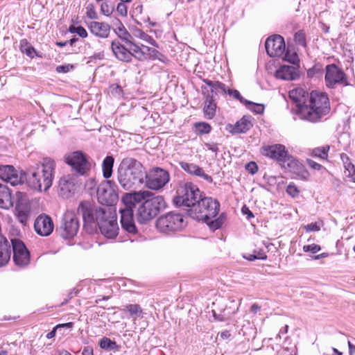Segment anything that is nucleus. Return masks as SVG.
Segmentation results:
<instances>
[{
	"label": "nucleus",
	"instance_id": "obj_1",
	"mask_svg": "<svg viewBox=\"0 0 355 355\" xmlns=\"http://www.w3.org/2000/svg\"><path fill=\"white\" fill-rule=\"evenodd\" d=\"M121 201L124 206L133 209L139 223L151 220L166 207L163 196H155L149 191L126 193Z\"/></svg>",
	"mask_w": 355,
	"mask_h": 355
},
{
	"label": "nucleus",
	"instance_id": "obj_2",
	"mask_svg": "<svg viewBox=\"0 0 355 355\" xmlns=\"http://www.w3.org/2000/svg\"><path fill=\"white\" fill-rule=\"evenodd\" d=\"M78 212L83 216L84 227L87 231H92L96 225L103 235L111 239V211L110 209L99 208L89 201L80 203Z\"/></svg>",
	"mask_w": 355,
	"mask_h": 355
},
{
	"label": "nucleus",
	"instance_id": "obj_3",
	"mask_svg": "<svg viewBox=\"0 0 355 355\" xmlns=\"http://www.w3.org/2000/svg\"><path fill=\"white\" fill-rule=\"evenodd\" d=\"M55 163L49 157L43 158L40 163L29 166L24 175L28 185L37 191H47L52 185Z\"/></svg>",
	"mask_w": 355,
	"mask_h": 355
},
{
	"label": "nucleus",
	"instance_id": "obj_4",
	"mask_svg": "<svg viewBox=\"0 0 355 355\" xmlns=\"http://www.w3.org/2000/svg\"><path fill=\"white\" fill-rule=\"evenodd\" d=\"M147 177L143 165L132 157L124 158L118 168V180L125 190H136Z\"/></svg>",
	"mask_w": 355,
	"mask_h": 355
},
{
	"label": "nucleus",
	"instance_id": "obj_5",
	"mask_svg": "<svg viewBox=\"0 0 355 355\" xmlns=\"http://www.w3.org/2000/svg\"><path fill=\"white\" fill-rule=\"evenodd\" d=\"M306 105L301 106L300 119L311 123H318L331 110L330 101L325 92L312 91Z\"/></svg>",
	"mask_w": 355,
	"mask_h": 355
},
{
	"label": "nucleus",
	"instance_id": "obj_6",
	"mask_svg": "<svg viewBox=\"0 0 355 355\" xmlns=\"http://www.w3.org/2000/svg\"><path fill=\"white\" fill-rule=\"evenodd\" d=\"M202 198V192L192 182L180 183L173 202L176 207L194 208Z\"/></svg>",
	"mask_w": 355,
	"mask_h": 355
},
{
	"label": "nucleus",
	"instance_id": "obj_7",
	"mask_svg": "<svg viewBox=\"0 0 355 355\" xmlns=\"http://www.w3.org/2000/svg\"><path fill=\"white\" fill-rule=\"evenodd\" d=\"M187 225L184 216L175 211H170L159 216L156 220L157 230L164 234H171L180 232Z\"/></svg>",
	"mask_w": 355,
	"mask_h": 355
},
{
	"label": "nucleus",
	"instance_id": "obj_8",
	"mask_svg": "<svg viewBox=\"0 0 355 355\" xmlns=\"http://www.w3.org/2000/svg\"><path fill=\"white\" fill-rule=\"evenodd\" d=\"M220 209V203L210 197L201 198L194 208L189 210V215L198 220L207 221L214 218Z\"/></svg>",
	"mask_w": 355,
	"mask_h": 355
},
{
	"label": "nucleus",
	"instance_id": "obj_9",
	"mask_svg": "<svg viewBox=\"0 0 355 355\" xmlns=\"http://www.w3.org/2000/svg\"><path fill=\"white\" fill-rule=\"evenodd\" d=\"M324 81L326 86L329 89H334L338 85H349L347 76L344 71L336 64H331L326 66Z\"/></svg>",
	"mask_w": 355,
	"mask_h": 355
},
{
	"label": "nucleus",
	"instance_id": "obj_10",
	"mask_svg": "<svg viewBox=\"0 0 355 355\" xmlns=\"http://www.w3.org/2000/svg\"><path fill=\"white\" fill-rule=\"evenodd\" d=\"M170 180L169 173L162 168L155 167L147 173L145 185L150 189L158 190L163 188Z\"/></svg>",
	"mask_w": 355,
	"mask_h": 355
},
{
	"label": "nucleus",
	"instance_id": "obj_11",
	"mask_svg": "<svg viewBox=\"0 0 355 355\" xmlns=\"http://www.w3.org/2000/svg\"><path fill=\"white\" fill-rule=\"evenodd\" d=\"M79 229V222L76 214L72 211H67L62 218L60 227L57 229L59 234L64 239L73 237Z\"/></svg>",
	"mask_w": 355,
	"mask_h": 355
},
{
	"label": "nucleus",
	"instance_id": "obj_12",
	"mask_svg": "<svg viewBox=\"0 0 355 355\" xmlns=\"http://www.w3.org/2000/svg\"><path fill=\"white\" fill-rule=\"evenodd\" d=\"M141 51V44H135L131 42V45L121 44L115 40L112 41V53L116 58L123 62H130L136 51Z\"/></svg>",
	"mask_w": 355,
	"mask_h": 355
},
{
	"label": "nucleus",
	"instance_id": "obj_13",
	"mask_svg": "<svg viewBox=\"0 0 355 355\" xmlns=\"http://www.w3.org/2000/svg\"><path fill=\"white\" fill-rule=\"evenodd\" d=\"M261 152L263 156L277 162L281 166L285 164L286 159L289 155L286 147L282 144L264 146L261 148Z\"/></svg>",
	"mask_w": 355,
	"mask_h": 355
},
{
	"label": "nucleus",
	"instance_id": "obj_14",
	"mask_svg": "<svg viewBox=\"0 0 355 355\" xmlns=\"http://www.w3.org/2000/svg\"><path fill=\"white\" fill-rule=\"evenodd\" d=\"M66 162L80 175H85L90 168V164L80 151H76L65 157Z\"/></svg>",
	"mask_w": 355,
	"mask_h": 355
},
{
	"label": "nucleus",
	"instance_id": "obj_15",
	"mask_svg": "<svg viewBox=\"0 0 355 355\" xmlns=\"http://www.w3.org/2000/svg\"><path fill=\"white\" fill-rule=\"evenodd\" d=\"M11 243L15 264L20 267L27 266L30 262V254L24 243L17 239H11Z\"/></svg>",
	"mask_w": 355,
	"mask_h": 355
},
{
	"label": "nucleus",
	"instance_id": "obj_16",
	"mask_svg": "<svg viewBox=\"0 0 355 355\" xmlns=\"http://www.w3.org/2000/svg\"><path fill=\"white\" fill-rule=\"evenodd\" d=\"M265 47L270 57H281L285 51L284 40L279 35H272L266 40Z\"/></svg>",
	"mask_w": 355,
	"mask_h": 355
},
{
	"label": "nucleus",
	"instance_id": "obj_17",
	"mask_svg": "<svg viewBox=\"0 0 355 355\" xmlns=\"http://www.w3.org/2000/svg\"><path fill=\"white\" fill-rule=\"evenodd\" d=\"M0 178L12 186L21 184L24 181V173H19L10 165L0 166Z\"/></svg>",
	"mask_w": 355,
	"mask_h": 355
},
{
	"label": "nucleus",
	"instance_id": "obj_18",
	"mask_svg": "<svg viewBox=\"0 0 355 355\" xmlns=\"http://www.w3.org/2000/svg\"><path fill=\"white\" fill-rule=\"evenodd\" d=\"M282 167L288 170L300 180H307L309 177V173L305 166L290 155L287 157L285 164L282 165Z\"/></svg>",
	"mask_w": 355,
	"mask_h": 355
},
{
	"label": "nucleus",
	"instance_id": "obj_19",
	"mask_svg": "<svg viewBox=\"0 0 355 355\" xmlns=\"http://www.w3.org/2000/svg\"><path fill=\"white\" fill-rule=\"evenodd\" d=\"M121 224L123 230L125 232L135 234L137 232V227L133 219L135 211L131 207L128 208L124 206V208H120Z\"/></svg>",
	"mask_w": 355,
	"mask_h": 355
},
{
	"label": "nucleus",
	"instance_id": "obj_20",
	"mask_svg": "<svg viewBox=\"0 0 355 355\" xmlns=\"http://www.w3.org/2000/svg\"><path fill=\"white\" fill-rule=\"evenodd\" d=\"M97 198L98 202L105 205L104 209H111V180H105L101 182L97 189Z\"/></svg>",
	"mask_w": 355,
	"mask_h": 355
},
{
	"label": "nucleus",
	"instance_id": "obj_21",
	"mask_svg": "<svg viewBox=\"0 0 355 355\" xmlns=\"http://www.w3.org/2000/svg\"><path fill=\"white\" fill-rule=\"evenodd\" d=\"M53 223L47 215H40L34 223L35 232L43 236H49L53 230Z\"/></svg>",
	"mask_w": 355,
	"mask_h": 355
},
{
	"label": "nucleus",
	"instance_id": "obj_22",
	"mask_svg": "<svg viewBox=\"0 0 355 355\" xmlns=\"http://www.w3.org/2000/svg\"><path fill=\"white\" fill-rule=\"evenodd\" d=\"M201 89L205 96V105L203 107V112L205 117L207 119H212L216 115V98L214 94H209V93L205 94V91L207 90V87L202 86Z\"/></svg>",
	"mask_w": 355,
	"mask_h": 355
},
{
	"label": "nucleus",
	"instance_id": "obj_23",
	"mask_svg": "<svg viewBox=\"0 0 355 355\" xmlns=\"http://www.w3.org/2000/svg\"><path fill=\"white\" fill-rule=\"evenodd\" d=\"M112 30L121 42L116 41L115 39L114 40L116 42H119L121 44H126L127 46L131 45L130 39L132 36L127 31L121 22L116 18L112 19Z\"/></svg>",
	"mask_w": 355,
	"mask_h": 355
},
{
	"label": "nucleus",
	"instance_id": "obj_24",
	"mask_svg": "<svg viewBox=\"0 0 355 355\" xmlns=\"http://www.w3.org/2000/svg\"><path fill=\"white\" fill-rule=\"evenodd\" d=\"M310 93L302 87L295 88L289 92L290 98L296 103L297 107V114L300 117L301 106L306 105L309 98Z\"/></svg>",
	"mask_w": 355,
	"mask_h": 355
},
{
	"label": "nucleus",
	"instance_id": "obj_25",
	"mask_svg": "<svg viewBox=\"0 0 355 355\" xmlns=\"http://www.w3.org/2000/svg\"><path fill=\"white\" fill-rule=\"evenodd\" d=\"M275 76L284 80H295L299 78L300 71L298 67L283 65L276 71Z\"/></svg>",
	"mask_w": 355,
	"mask_h": 355
},
{
	"label": "nucleus",
	"instance_id": "obj_26",
	"mask_svg": "<svg viewBox=\"0 0 355 355\" xmlns=\"http://www.w3.org/2000/svg\"><path fill=\"white\" fill-rule=\"evenodd\" d=\"M179 164L180 167L188 173L202 178L204 180H205L207 182L209 183H211L213 182L211 176H210L208 174H206L204 172L203 169L198 165L185 162H180Z\"/></svg>",
	"mask_w": 355,
	"mask_h": 355
},
{
	"label": "nucleus",
	"instance_id": "obj_27",
	"mask_svg": "<svg viewBox=\"0 0 355 355\" xmlns=\"http://www.w3.org/2000/svg\"><path fill=\"white\" fill-rule=\"evenodd\" d=\"M252 127V123L250 121L243 117L239 121H237L234 125L228 123L226 125V130L232 135L245 133Z\"/></svg>",
	"mask_w": 355,
	"mask_h": 355
},
{
	"label": "nucleus",
	"instance_id": "obj_28",
	"mask_svg": "<svg viewBox=\"0 0 355 355\" xmlns=\"http://www.w3.org/2000/svg\"><path fill=\"white\" fill-rule=\"evenodd\" d=\"M10 246L8 241L0 234V267L5 266L10 258Z\"/></svg>",
	"mask_w": 355,
	"mask_h": 355
},
{
	"label": "nucleus",
	"instance_id": "obj_29",
	"mask_svg": "<svg viewBox=\"0 0 355 355\" xmlns=\"http://www.w3.org/2000/svg\"><path fill=\"white\" fill-rule=\"evenodd\" d=\"M89 29L96 36L107 37L110 34V27L107 24L92 21L90 23Z\"/></svg>",
	"mask_w": 355,
	"mask_h": 355
},
{
	"label": "nucleus",
	"instance_id": "obj_30",
	"mask_svg": "<svg viewBox=\"0 0 355 355\" xmlns=\"http://www.w3.org/2000/svg\"><path fill=\"white\" fill-rule=\"evenodd\" d=\"M75 184L71 178L69 176H64L60 179L58 182V189L60 195L64 197L68 196L74 190Z\"/></svg>",
	"mask_w": 355,
	"mask_h": 355
},
{
	"label": "nucleus",
	"instance_id": "obj_31",
	"mask_svg": "<svg viewBox=\"0 0 355 355\" xmlns=\"http://www.w3.org/2000/svg\"><path fill=\"white\" fill-rule=\"evenodd\" d=\"M30 209L26 205L18 204L15 207V215L18 220L23 225H26L29 217Z\"/></svg>",
	"mask_w": 355,
	"mask_h": 355
},
{
	"label": "nucleus",
	"instance_id": "obj_32",
	"mask_svg": "<svg viewBox=\"0 0 355 355\" xmlns=\"http://www.w3.org/2000/svg\"><path fill=\"white\" fill-rule=\"evenodd\" d=\"M11 205V195L8 188L0 184V207L7 209Z\"/></svg>",
	"mask_w": 355,
	"mask_h": 355
},
{
	"label": "nucleus",
	"instance_id": "obj_33",
	"mask_svg": "<svg viewBox=\"0 0 355 355\" xmlns=\"http://www.w3.org/2000/svg\"><path fill=\"white\" fill-rule=\"evenodd\" d=\"M202 81L207 86L210 87L211 93L209 94H214L216 96L219 91H221L225 94H227V88L224 83L219 81H212L209 79H203Z\"/></svg>",
	"mask_w": 355,
	"mask_h": 355
},
{
	"label": "nucleus",
	"instance_id": "obj_34",
	"mask_svg": "<svg viewBox=\"0 0 355 355\" xmlns=\"http://www.w3.org/2000/svg\"><path fill=\"white\" fill-rule=\"evenodd\" d=\"M329 150V146H324L313 149L311 155L315 157L320 158L321 159L326 160L328 157V152Z\"/></svg>",
	"mask_w": 355,
	"mask_h": 355
},
{
	"label": "nucleus",
	"instance_id": "obj_35",
	"mask_svg": "<svg viewBox=\"0 0 355 355\" xmlns=\"http://www.w3.org/2000/svg\"><path fill=\"white\" fill-rule=\"evenodd\" d=\"M197 135L209 134L211 130V126L206 122H197L193 125Z\"/></svg>",
	"mask_w": 355,
	"mask_h": 355
},
{
	"label": "nucleus",
	"instance_id": "obj_36",
	"mask_svg": "<svg viewBox=\"0 0 355 355\" xmlns=\"http://www.w3.org/2000/svg\"><path fill=\"white\" fill-rule=\"evenodd\" d=\"M225 219V215L224 213H222L219 217L216 219L211 220V219H207V221H204L206 223L210 229L212 230H216L221 227Z\"/></svg>",
	"mask_w": 355,
	"mask_h": 355
},
{
	"label": "nucleus",
	"instance_id": "obj_37",
	"mask_svg": "<svg viewBox=\"0 0 355 355\" xmlns=\"http://www.w3.org/2000/svg\"><path fill=\"white\" fill-rule=\"evenodd\" d=\"M20 49L23 53H25L30 58H34V56L36 55L35 49L26 40L21 41Z\"/></svg>",
	"mask_w": 355,
	"mask_h": 355
},
{
	"label": "nucleus",
	"instance_id": "obj_38",
	"mask_svg": "<svg viewBox=\"0 0 355 355\" xmlns=\"http://www.w3.org/2000/svg\"><path fill=\"white\" fill-rule=\"evenodd\" d=\"M135 35L154 46H158L156 41L151 36L148 35L147 33H146L141 30H137L135 32Z\"/></svg>",
	"mask_w": 355,
	"mask_h": 355
},
{
	"label": "nucleus",
	"instance_id": "obj_39",
	"mask_svg": "<svg viewBox=\"0 0 355 355\" xmlns=\"http://www.w3.org/2000/svg\"><path fill=\"white\" fill-rule=\"evenodd\" d=\"M103 173L105 179L111 177V155L107 156L103 162Z\"/></svg>",
	"mask_w": 355,
	"mask_h": 355
},
{
	"label": "nucleus",
	"instance_id": "obj_40",
	"mask_svg": "<svg viewBox=\"0 0 355 355\" xmlns=\"http://www.w3.org/2000/svg\"><path fill=\"white\" fill-rule=\"evenodd\" d=\"M227 94L230 95V96H232L234 99H236V100L239 101V102L243 104L244 105L245 104H251L250 103V101L246 100L245 98H244L241 95L240 92L238 90H236V89H227Z\"/></svg>",
	"mask_w": 355,
	"mask_h": 355
},
{
	"label": "nucleus",
	"instance_id": "obj_41",
	"mask_svg": "<svg viewBox=\"0 0 355 355\" xmlns=\"http://www.w3.org/2000/svg\"><path fill=\"white\" fill-rule=\"evenodd\" d=\"M126 307L132 317H142V309L139 304H129Z\"/></svg>",
	"mask_w": 355,
	"mask_h": 355
},
{
	"label": "nucleus",
	"instance_id": "obj_42",
	"mask_svg": "<svg viewBox=\"0 0 355 355\" xmlns=\"http://www.w3.org/2000/svg\"><path fill=\"white\" fill-rule=\"evenodd\" d=\"M250 103L251 104H245V106L250 110H251L252 112L256 113V114H263V112H264V105H262V104H258V103H253L252 101H250Z\"/></svg>",
	"mask_w": 355,
	"mask_h": 355
},
{
	"label": "nucleus",
	"instance_id": "obj_43",
	"mask_svg": "<svg viewBox=\"0 0 355 355\" xmlns=\"http://www.w3.org/2000/svg\"><path fill=\"white\" fill-rule=\"evenodd\" d=\"M295 42L302 46H305L306 44V35L303 31H297L294 35Z\"/></svg>",
	"mask_w": 355,
	"mask_h": 355
},
{
	"label": "nucleus",
	"instance_id": "obj_44",
	"mask_svg": "<svg viewBox=\"0 0 355 355\" xmlns=\"http://www.w3.org/2000/svg\"><path fill=\"white\" fill-rule=\"evenodd\" d=\"M148 56V59L159 60L163 62L166 60V57L162 53L153 48H152Z\"/></svg>",
	"mask_w": 355,
	"mask_h": 355
},
{
	"label": "nucleus",
	"instance_id": "obj_45",
	"mask_svg": "<svg viewBox=\"0 0 355 355\" xmlns=\"http://www.w3.org/2000/svg\"><path fill=\"white\" fill-rule=\"evenodd\" d=\"M286 191L292 198H296L300 194V190L293 183H291L286 187Z\"/></svg>",
	"mask_w": 355,
	"mask_h": 355
},
{
	"label": "nucleus",
	"instance_id": "obj_46",
	"mask_svg": "<svg viewBox=\"0 0 355 355\" xmlns=\"http://www.w3.org/2000/svg\"><path fill=\"white\" fill-rule=\"evenodd\" d=\"M69 31L71 33H77L81 37H86L87 36L86 30L82 26L75 27L71 26L69 28Z\"/></svg>",
	"mask_w": 355,
	"mask_h": 355
},
{
	"label": "nucleus",
	"instance_id": "obj_47",
	"mask_svg": "<svg viewBox=\"0 0 355 355\" xmlns=\"http://www.w3.org/2000/svg\"><path fill=\"white\" fill-rule=\"evenodd\" d=\"M321 250V248L318 244L305 245L303 246V250L305 252H310L313 254H315Z\"/></svg>",
	"mask_w": 355,
	"mask_h": 355
},
{
	"label": "nucleus",
	"instance_id": "obj_48",
	"mask_svg": "<svg viewBox=\"0 0 355 355\" xmlns=\"http://www.w3.org/2000/svg\"><path fill=\"white\" fill-rule=\"evenodd\" d=\"M112 96L121 98L123 96V91L118 84L112 85Z\"/></svg>",
	"mask_w": 355,
	"mask_h": 355
},
{
	"label": "nucleus",
	"instance_id": "obj_49",
	"mask_svg": "<svg viewBox=\"0 0 355 355\" xmlns=\"http://www.w3.org/2000/svg\"><path fill=\"white\" fill-rule=\"evenodd\" d=\"M101 13L105 16H110L111 15L110 12V4L109 1L103 2L101 5Z\"/></svg>",
	"mask_w": 355,
	"mask_h": 355
},
{
	"label": "nucleus",
	"instance_id": "obj_50",
	"mask_svg": "<svg viewBox=\"0 0 355 355\" xmlns=\"http://www.w3.org/2000/svg\"><path fill=\"white\" fill-rule=\"evenodd\" d=\"M99 346L104 349H111V340L108 338L104 337L99 342Z\"/></svg>",
	"mask_w": 355,
	"mask_h": 355
},
{
	"label": "nucleus",
	"instance_id": "obj_51",
	"mask_svg": "<svg viewBox=\"0 0 355 355\" xmlns=\"http://www.w3.org/2000/svg\"><path fill=\"white\" fill-rule=\"evenodd\" d=\"M246 170L252 175L255 174L258 171V166L254 162H250L245 166Z\"/></svg>",
	"mask_w": 355,
	"mask_h": 355
},
{
	"label": "nucleus",
	"instance_id": "obj_52",
	"mask_svg": "<svg viewBox=\"0 0 355 355\" xmlns=\"http://www.w3.org/2000/svg\"><path fill=\"white\" fill-rule=\"evenodd\" d=\"M116 12L121 16L127 15V6L123 3H119L116 8Z\"/></svg>",
	"mask_w": 355,
	"mask_h": 355
},
{
	"label": "nucleus",
	"instance_id": "obj_53",
	"mask_svg": "<svg viewBox=\"0 0 355 355\" xmlns=\"http://www.w3.org/2000/svg\"><path fill=\"white\" fill-rule=\"evenodd\" d=\"M87 16L90 19H95L96 17V12L93 5L89 4L87 7Z\"/></svg>",
	"mask_w": 355,
	"mask_h": 355
},
{
	"label": "nucleus",
	"instance_id": "obj_54",
	"mask_svg": "<svg viewBox=\"0 0 355 355\" xmlns=\"http://www.w3.org/2000/svg\"><path fill=\"white\" fill-rule=\"evenodd\" d=\"M253 254L256 256L257 259L266 260L267 255L263 249L254 250Z\"/></svg>",
	"mask_w": 355,
	"mask_h": 355
},
{
	"label": "nucleus",
	"instance_id": "obj_55",
	"mask_svg": "<svg viewBox=\"0 0 355 355\" xmlns=\"http://www.w3.org/2000/svg\"><path fill=\"white\" fill-rule=\"evenodd\" d=\"M306 162L308 165L314 170L320 171L321 168H322V166L321 164L311 159H307Z\"/></svg>",
	"mask_w": 355,
	"mask_h": 355
},
{
	"label": "nucleus",
	"instance_id": "obj_56",
	"mask_svg": "<svg viewBox=\"0 0 355 355\" xmlns=\"http://www.w3.org/2000/svg\"><path fill=\"white\" fill-rule=\"evenodd\" d=\"M72 68H73V66L71 64L60 65V66L57 67L56 71L58 73H67V72L69 71V70Z\"/></svg>",
	"mask_w": 355,
	"mask_h": 355
},
{
	"label": "nucleus",
	"instance_id": "obj_57",
	"mask_svg": "<svg viewBox=\"0 0 355 355\" xmlns=\"http://www.w3.org/2000/svg\"><path fill=\"white\" fill-rule=\"evenodd\" d=\"M320 230V228L316 223H311L306 226V230L307 232H317Z\"/></svg>",
	"mask_w": 355,
	"mask_h": 355
},
{
	"label": "nucleus",
	"instance_id": "obj_58",
	"mask_svg": "<svg viewBox=\"0 0 355 355\" xmlns=\"http://www.w3.org/2000/svg\"><path fill=\"white\" fill-rule=\"evenodd\" d=\"M205 146H206V148L215 153H217V152L218 151V145L217 144H215V143H212V144H210V143H205Z\"/></svg>",
	"mask_w": 355,
	"mask_h": 355
},
{
	"label": "nucleus",
	"instance_id": "obj_59",
	"mask_svg": "<svg viewBox=\"0 0 355 355\" xmlns=\"http://www.w3.org/2000/svg\"><path fill=\"white\" fill-rule=\"evenodd\" d=\"M241 211L242 213L244 214V215H247V218L248 219H250L251 218H254V215L252 214V212L249 209V208L248 207H246L245 205H244L242 209H241Z\"/></svg>",
	"mask_w": 355,
	"mask_h": 355
},
{
	"label": "nucleus",
	"instance_id": "obj_60",
	"mask_svg": "<svg viewBox=\"0 0 355 355\" xmlns=\"http://www.w3.org/2000/svg\"><path fill=\"white\" fill-rule=\"evenodd\" d=\"M144 54L145 53H144L142 51H136V53L133 55V56L139 60H147Z\"/></svg>",
	"mask_w": 355,
	"mask_h": 355
},
{
	"label": "nucleus",
	"instance_id": "obj_61",
	"mask_svg": "<svg viewBox=\"0 0 355 355\" xmlns=\"http://www.w3.org/2000/svg\"><path fill=\"white\" fill-rule=\"evenodd\" d=\"M151 49H152L151 47L141 44V51H144V53H145L144 55H145V57L146 58V59H148V57H149L148 55L150 54Z\"/></svg>",
	"mask_w": 355,
	"mask_h": 355
},
{
	"label": "nucleus",
	"instance_id": "obj_62",
	"mask_svg": "<svg viewBox=\"0 0 355 355\" xmlns=\"http://www.w3.org/2000/svg\"><path fill=\"white\" fill-rule=\"evenodd\" d=\"M82 355H94L92 347L89 346L84 347Z\"/></svg>",
	"mask_w": 355,
	"mask_h": 355
},
{
	"label": "nucleus",
	"instance_id": "obj_63",
	"mask_svg": "<svg viewBox=\"0 0 355 355\" xmlns=\"http://www.w3.org/2000/svg\"><path fill=\"white\" fill-rule=\"evenodd\" d=\"M345 175L350 178L351 180L355 182V167L353 168L352 170L347 171V173H345Z\"/></svg>",
	"mask_w": 355,
	"mask_h": 355
},
{
	"label": "nucleus",
	"instance_id": "obj_64",
	"mask_svg": "<svg viewBox=\"0 0 355 355\" xmlns=\"http://www.w3.org/2000/svg\"><path fill=\"white\" fill-rule=\"evenodd\" d=\"M349 354L354 355L355 354V345L350 341H348Z\"/></svg>",
	"mask_w": 355,
	"mask_h": 355
}]
</instances>
